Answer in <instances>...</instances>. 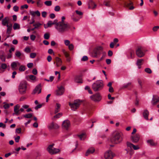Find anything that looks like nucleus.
Wrapping results in <instances>:
<instances>
[{
  "instance_id": "f257e3e1",
  "label": "nucleus",
  "mask_w": 159,
  "mask_h": 159,
  "mask_svg": "<svg viewBox=\"0 0 159 159\" xmlns=\"http://www.w3.org/2000/svg\"><path fill=\"white\" fill-rule=\"evenodd\" d=\"M71 29L70 25L68 23H59L56 26V30L59 33L63 34L68 32Z\"/></svg>"
},
{
  "instance_id": "f03ea898",
  "label": "nucleus",
  "mask_w": 159,
  "mask_h": 159,
  "mask_svg": "<svg viewBox=\"0 0 159 159\" xmlns=\"http://www.w3.org/2000/svg\"><path fill=\"white\" fill-rule=\"evenodd\" d=\"M123 134L121 133L116 132L114 133L111 139V141L116 144H119L123 140Z\"/></svg>"
},
{
  "instance_id": "7ed1b4c3",
  "label": "nucleus",
  "mask_w": 159,
  "mask_h": 159,
  "mask_svg": "<svg viewBox=\"0 0 159 159\" xmlns=\"http://www.w3.org/2000/svg\"><path fill=\"white\" fill-rule=\"evenodd\" d=\"M103 87V81L101 80L96 81L92 85V88L95 91H98L102 89Z\"/></svg>"
},
{
  "instance_id": "20e7f679",
  "label": "nucleus",
  "mask_w": 159,
  "mask_h": 159,
  "mask_svg": "<svg viewBox=\"0 0 159 159\" xmlns=\"http://www.w3.org/2000/svg\"><path fill=\"white\" fill-rule=\"evenodd\" d=\"M103 48L100 46H97L93 50L92 53V56L93 57H97L98 56L100 55L103 52Z\"/></svg>"
},
{
  "instance_id": "39448f33",
  "label": "nucleus",
  "mask_w": 159,
  "mask_h": 159,
  "mask_svg": "<svg viewBox=\"0 0 159 159\" xmlns=\"http://www.w3.org/2000/svg\"><path fill=\"white\" fill-rule=\"evenodd\" d=\"M27 89L26 84L25 82H21L19 86V91L20 94H24L26 93Z\"/></svg>"
},
{
  "instance_id": "423d86ee",
  "label": "nucleus",
  "mask_w": 159,
  "mask_h": 159,
  "mask_svg": "<svg viewBox=\"0 0 159 159\" xmlns=\"http://www.w3.org/2000/svg\"><path fill=\"white\" fill-rule=\"evenodd\" d=\"M54 145V144L50 145L47 148V150L48 151L49 153L51 154H54L58 153L60 151L59 149L54 148L53 147Z\"/></svg>"
},
{
  "instance_id": "0eeeda50",
  "label": "nucleus",
  "mask_w": 159,
  "mask_h": 159,
  "mask_svg": "<svg viewBox=\"0 0 159 159\" xmlns=\"http://www.w3.org/2000/svg\"><path fill=\"white\" fill-rule=\"evenodd\" d=\"M81 101L79 100H75L73 103H69V105L70 107L72 110L75 111L77 109L80 104Z\"/></svg>"
},
{
  "instance_id": "6e6552de",
  "label": "nucleus",
  "mask_w": 159,
  "mask_h": 159,
  "mask_svg": "<svg viewBox=\"0 0 159 159\" xmlns=\"http://www.w3.org/2000/svg\"><path fill=\"white\" fill-rule=\"evenodd\" d=\"M136 54L137 56L139 57H141L144 55V52L142 50V48L141 47H138L136 50Z\"/></svg>"
},
{
  "instance_id": "1a4fd4ad",
  "label": "nucleus",
  "mask_w": 159,
  "mask_h": 159,
  "mask_svg": "<svg viewBox=\"0 0 159 159\" xmlns=\"http://www.w3.org/2000/svg\"><path fill=\"white\" fill-rule=\"evenodd\" d=\"M90 98L94 101H99L101 99V97L99 93H97L90 96Z\"/></svg>"
},
{
  "instance_id": "9d476101",
  "label": "nucleus",
  "mask_w": 159,
  "mask_h": 159,
  "mask_svg": "<svg viewBox=\"0 0 159 159\" xmlns=\"http://www.w3.org/2000/svg\"><path fill=\"white\" fill-rule=\"evenodd\" d=\"M48 127L49 129H57L59 128V126L57 123L52 122L49 124Z\"/></svg>"
},
{
  "instance_id": "9b49d317",
  "label": "nucleus",
  "mask_w": 159,
  "mask_h": 159,
  "mask_svg": "<svg viewBox=\"0 0 159 159\" xmlns=\"http://www.w3.org/2000/svg\"><path fill=\"white\" fill-rule=\"evenodd\" d=\"M41 92V84H39L33 90L32 94H34L38 93L39 94Z\"/></svg>"
},
{
  "instance_id": "f8f14e48",
  "label": "nucleus",
  "mask_w": 159,
  "mask_h": 159,
  "mask_svg": "<svg viewBox=\"0 0 159 159\" xmlns=\"http://www.w3.org/2000/svg\"><path fill=\"white\" fill-rule=\"evenodd\" d=\"M113 157L112 152L110 150L108 151L104 154V157L106 159H112Z\"/></svg>"
},
{
  "instance_id": "ddd939ff",
  "label": "nucleus",
  "mask_w": 159,
  "mask_h": 159,
  "mask_svg": "<svg viewBox=\"0 0 159 159\" xmlns=\"http://www.w3.org/2000/svg\"><path fill=\"white\" fill-rule=\"evenodd\" d=\"M140 135L138 134H136L135 135L131 136V140L134 143H137L139 140Z\"/></svg>"
},
{
  "instance_id": "4468645a",
  "label": "nucleus",
  "mask_w": 159,
  "mask_h": 159,
  "mask_svg": "<svg viewBox=\"0 0 159 159\" xmlns=\"http://www.w3.org/2000/svg\"><path fill=\"white\" fill-rule=\"evenodd\" d=\"M64 92V90L62 86H61L56 91V95L57 96L61 95L63 94Z\"/></svg>"
},
{
  "instance_id": "2eb2a0df",
  "label": "nucleus",
  "mask_w": 159,
  "mask_h": 159,
  "mask_svg": "<svg viewBox=\"0 0 159 159\" xmlns=\"http://www.w3.org/2000/svg\"><path fill=\"white\" fill-rule=\"evenodd\" d=\"M159 102V97L157 95H153L152 98L151 103L153 105H155Z\"/></svg>"
},
{
  "instance_id": "dca6fc26",
  "label": "nucleus",
  "mask_w": 159,
  "mask_h": 159,
  "mask_svg": "<svg viewBox=\"0 0 159 159\" xmlns=\"http://www.w3.org/2000/svg\"><path fill=\"white\" fill-rule=\"evenodd\" d=\"M62 52L65 55V57L66 58V61L68 62H70V56L69 53L66 51L64 49H63L62 50Z\"/></svg>"
},
{
  "instance_id": "f3484780",
  "label": "nucleus",
  "mask_w": 159,
  "mask_h": 159,
  "mask_svg": "<svg viewBox=\"0 0 159 159\" xmlns=\"http://www.w3.org/2000/svg\"><path fill=\"white\" fill-rule=\"evenodd\" d=\"M70 121L68 120L64 121L62 124V127L66 129H67L70 126Z\"/></svg>"
},
{
  "instance_id": "a211bd4d",
  "label": "nucleus",
  "mask_w": 159,
  "mask_h": 159,
  "mask_svg": "<svg viewBox=\"0 0 159 159\" xmlns=\"http://www.w3.org/2000/svg\"><path fill=\"white\" fill-rule=\"evenodd\" d=\"M0 58L2 61L5 62L6 61L5 54L3 50L0 51Z\"/></svg>"
},
{
  "instance_id": "6ab92c4d",
  "label": "nucleus",
  "mask_w": 159,
  "mask_h": 159,
  "mask_svg": "<svg viewBox=\"0 0 159 159\" xmlns=\"http://www.w3.org/2000/svg\"><path fill=\"white\" fill-rule=\"evenodd\" d=\"M75 81L76 83H82L83 80L81 76H77L75 79Z\"/></svg>"
},
{
  "instance_id": "aec40b11",
  "label": "nucleus",
  "mask_w": 159,
  "mask_h": 159,
  "mask_svg": "<svg viewBox=\"0 0 159 159\" xmlns=\"http://www.w3.org/2000/svg\"><path fill=\"white\" fill-rule=\"evenodd\" d=\"M143 116L144 118L147 120H148V116L149 115V112L147 110H144L143 112Z\"/></svg>"
},
{
  "instance_id": "412c9836",
  "label": "nucleus",
  "mask_w": 159,
  "mask_h": 159,
  "mask_svg": "<svg viewBox=\"0 0 159 159\" xmlns=\"http://www.w3.org/2000/svg\"><path fill=\"white\" fill-rule=\"evenodd\" d=\"M9 20V18L8 17H5L4 19H2V24L3 26L6 25H8V23Z\"/></svg>"
},
{
  "instance_id": "4be33fe9",
  "label": "nucleus",
  "mask_w": 159,
  "mask_h": 159,
  "mask_svg": "<svg viewBox=\"0 0 159 159\" xmlns=\"http://www.w3.org/2000/svg\"><path fill=\"white\" fill-rule=\"evenodd\" d=\"M56 66L57 67H59L61 66V65L62 61L61 58L59 57H57L55 58Z\"/></svg>"
},
{
  "instance_id": "5701e85b",
  "label": "nucleus",
  "mask_w": 159,
  "mask_h": 159,
  "mask_svg": "<svg viewBox=\"0 0 159 159\" xmlns=\"http://www.w3.org/2000/svg\"><path fill=\"white\" fill-rule=\"evenodd\" d=\"M95 150V149L93 148H89L87 151L85 153V155L87 156L90 154L93 153L94 152Z\"/></svg>"
},
{
  "instance_id": "b1692460",
  "label": "nucleus",
  "mask_w": 159,
  "mask_h": 159,
  "mask_svg": "<svg viewBox=\"0 0 159 159\" xmlns=\"http://www.w3.org/2000/svg\"><path fill=\"white\" fill-rule=\"evenodd\" d=\"M96 5L92 0L90 1L89 3L88 8L89 9H93L95 8Z\"/></svg>"
},
{
  "instance_id": "393cba45",
  "label": "nucleus",
  "mask_w": 159,
  "mask_h": 159,
  "mask_svg": "<svg viewBox=\"0 0 159 159\" xmlns=\"http://www.w3.org/2000/svg\"><path fill=\"white\" fill-rule=\"evenodd\" d=\"M147 142L148 144L151 146H156L157 145V143L154 142L152 139L148 140Z\"/></svg>"
},
{
  "instance_id": "a878e982",
  "label": "nucleus",
  "mask_w": 159,
  "mask_h": 159,
  "mask_svg": "<svg viewBox=\"0 0 159 159\" xmlns=\"http://www.w3.org/2000/svg\"><path fill=\"white\" fill-rule=\"evenodd\" d=\"M7 33L8 34H10L12 29V25L11 24H10L9 25H7Z\"/></svg>"
},
{
  "instance_id": "bb28decb",
  "label": "nucleus",
  "mask_w": 159,
  "mask_h": 159,
  "mask_svg": "<svg viewBox=\"0 0 159 159\" xmlns=\"http://www.w3.org/2000/svg\"><path fill=\"white\" fill-rule=\"evenodd\" d=\"M104 4L106 7H110L111 6V3L109 0H106L104 1Z\"/></svg>"
},
{
  "instance_id": "cd10ccee",
  "label": "nucleus",
  "mask_w": 159,
  "mask_h": 159,
  "mask_svg": "<svg viewBox=\"0 0 159 159\" xmlns=\"http://www.w3.org/2000/svg\"><path fill=\"white\" fill-rule=\"evenodd\" d=\"M61 107V105L58 103L56 104V107L55 110V113H56L60 111V108Z\"/></svg>"
},
{
  "instance_id": "c85d7f7f",
  "label": "nucleus",
  "mask_w": 159,
  "mask_h": 159,
  "mask_svg": "<svg viewBox=\"0 0 159 159\" xmlns=\"http://www.w3.org/2000/svg\"><path fill=\"white\" fill-rule=\"evenodd\" d=\"M130 56L129 57L130 59H133L134 57V50L130 49L129 52Z\"/></svg>"
},
{
  "instance_id": "c756f323",
  "label": "nucleus",
  "mask_w": 159,
  "mask_h": 159,
  "mask_svg": "<svg viewBox=\"0 0 159 159\" xmlns=\"http://www.w3.org/2000/svg\"><path fill=\"white\" fill-rule=\"evenodd\" d=\"M17 66V63L16 62H12L11 65V66L13 70L16 69Z\"/></svg>"
},
{
  "instance_id": "7c9ffc66",
  "label": "nucleus",
  "mask_w": 159,
  "mask_h": 159,
  "mask_svg": "<svg viewBox=\"0 0 159 159\" xmlns=\"http://www.w3.org/2000/svg\"><path fill=\"white\" fill-rule=\"evenodd\" d=\"M62 116V113H59L54 116V117L52 118V120H54L55 119H57L60 118Z\"/></svg>"
},
{
  "instance_id": "2f4dec72",
  "label": "nucleus",
  "mask_w": 159,
  "mask_h": 159,
  "mask_svg": "<svg viewBox=\"0 0 159 159\" xmlns=\"http://www.w3.org/2000/svg\"><path fill=\"white\" fill-rule=\"evenodd\" d=\"M27 78L32 81H35L36 78V76L33 75H29L27 76Z\"/></svg>"
},
{
  "instance_id": "473e14b6",
  "label": "nucleus",
  "mask_w": 159,
  "mask_h": 159,
  "mask_svg": "<svg viewBox=\"0 0 159 159\" xmlns=\"http://www.w3.org/2000/svg\"><path fill=\"white\" fill-rule=\"evenodd\" d=\"M143 59H138L137 61L136 64L137 66H141L143 63Z\"/></svg>"
},
{
  "instance_id": "72a5a7b5",
  "label": "nucleus",
  "mask_w": 159,
  "mask_h": 159,
  "mask_svg": "<svg viewBox=\"0 0 159 159\" xmlns=\"http://www.w3.org/2000/svg\"><path fill=\"white\" fill-rule=\"evenodd\" d=\"M13 28L14 30L19 29L20 28V25L17 23H15L13 25Z\"/></svg>"
},
{
  "instance_id": "f704fd0d",
  "label": "nucleus",
  "mask_w": 159,
  "mask_h": 159,
  "mask_svg": "<svg viewBox=\"0 0 159 159\" xmlns=\"http://www.w3.org/2000/svg\"><path fill=\"white\" fill-rule=\"evenodd\" d=\"M138 83L139 85L140 89H142L143 88L142 81L140 79H138Z\"/></svg>"
},
{
  "instance_id": "c9c22d12",
  "label": "nucleus",
  "mask_w": 159,
  "mask_h": 159,
  "mask_svg": "<svg viewBox=\"0 0 159 159\" xmlns=\"http://www.w3.org/2000/svg\"><path fill=\"white\" fill-rule=\"evenodd\" d=\"M41 25L42 24H40L38 22L34 24L33 25V26H34L35 28L36 29H38Z\"/></svg>"
},
{
  "instance_id": "e433bc0d",
  "label": "nucleus",
  "mask_w": 159,
  "mask_h": 159,
  "mask_svg": "<svg viewBox=\"0 0 159 159\" xmlns=\"http://www.w3.org/2000/svg\"><path fill=\"white\" fill-rule=\"evenodd\" d=\"M48 26H44L45 28H47L48 27H50L51 25H53L52 21L51 20L48 21L47 23Z\"/></svg>"
},
{
  "instance_id": "4c0bfd02",
  "label": "nucleus",
  "mask_w": 159,
  "mask_h": 159,
  "mask_svg": "<svg viewBox=\"0 0 159 159\" xmlns=\"http://www.w3.org/2000/svg\"><path fill=\"white\" fill-rule=\"evenodd\" d=\"M126 144L127 147H129L130 149L133 148L134 145L133 144L129 142H127L126 143Z\"/></svg>"
},
{
  "instance_id": "58836bf2",
  "label": "nucleus",
  "mask_w": 159,
  "mask_h": 159,
  "mask_svg": "<svg viewBox=\"0 0 159 159\" xmlns=\"http://www.w3.org/2000/svg\"><path fill=\"white\" fill-rule=\"evenodd\" d=\"M44 4L47 6H51L52 4V2L51 1H47L45 2Z\"/></svg>"
},
{
  "instance_id": "ea45409f",
  "label": "nucleus",
  "mask_w": 159,
  "mask_h": 159,
  "mask_svg": "<svg viewBox=\"0 0 159 159\" xmlns=\"http://www.w3.org/2000/svg\"><path fill=\"white\" fill-rule=\"evenodd\" d=\"M37 4L38 7H41L43 5V3L41 2V0H37Z\"/></svg>"
},
{
  "instance_id": "a19ab883",
  "label": "nucleus",
  "mask_w": 159,
  "mask_h": 159,
  "mask_svg": "<svg viewBox=\"0 0 159 159\" xmlns=\"http://www.w3.org/2000/svg\"><path fill=\"white\" fill-rule=\"evenodd\" d=\"M25 66H21L19 68V70L20 71H23L25 70Z\"/></svg>"
},
{
  "instance_id": "79ce46f5",
  "label": "nucleus",
  "mask_w": 159,
  "mask_h": 159,
  "mask_svg": "<svg viewBox=\"0 0 159 159\" xmlns=\"http://www.w3.org/2000/svg\"><path fill=\"white\" fill-rule=\"evenodd\" d=\"M23 116L25 118H30L32 117V114H26L23 115Z\"/></svg>"
},
{
  "instance_id": "37998d69",
  "label": "nucleus",
  "mask_w": 159,
  "mask_h": 159,
  "mask_svg": "<svg viewBox=\"0 0 159 159\" xmlns=\"http://www.w3.org/2000/svg\"><path fill=\"white\" fill-rule=\"evenodd\" d=\"M78 137L80 140H82L83 139H84V138L85 137V134L84 133H82L81 134L79 135Z\"/></svg>"
},
{
  "instance_id": "c03bdc74",
  "label": "nucleus",
  "mask_w": 159,
  "mask_h": 159,
  "mask_svg": "<svg viewBox=\"0 0 159 159\" xmlns=\"http://www.w3.org/2000/svg\"><path fill=\"white\" fill-rule=\"evenodd\" d=\"M15 55L17 57H20L21 55V53L19 51H16L15 52Z\"/></svg>"
},
{
  "instance_id": "a18cd8bd",
  "label": "nucleus",
  "mask_w": 159,
  "mask_h": 159,
  "mask_svg": "<svg viewBox=\"0 0 159 159\" xmlns=\"http://www.w3.org/2000/svg\"><path fill=\"white\" fill-rule=\"evenodd\" d=\"M53 25H55V27L56 29V26L58 24H59V22H58V20L57 19L54 20L53 21H52Z\"/></svg>"
},
{
  "instance_id": "49530a36",
  "label": "nucleus",
  "mask_w": 159,
  "mask_h": 159,
  "mask_svg": "<svg viewBox=\"0 0 159 159\" xmlns=\"http://www.w3.org/2000/svg\"><path fill=\"white\" fill-rule=\"evenodd\" d=\"M4 105L3 107L4 109H7L10 107V104L8 103H6L5 102L3 103Z\"/></svg>"
},
{
  "instance_id": "de8ad7c7",
  "label": "nucleus",
  "mask_w": 159,
  "mask_h": 159,
  "mask_svg": "<svg viewBox=\"0 0 159 159\" xmlns=\"http://www.w3.org/2000/svg\"><path fill=\"white\" fill-rule=\"evenodd\" d=\"M145 71L148 74H151L152 72V71L151 69L149 68H147L145 69Z\"/></svg>"
},
{
  "instance_id": "09e8293b",
  "label": "nucleus",
  "mask_w": 159,
  "mask_h": 159,
  "mask_svg": "<svg viewBox=\"0 0 159 159\" xmlns=\"http://www.w3.org/2000/svg\"><path fill=\"white\" fill-rule=\"evenodd\" d=\"M36 55V54L35 52H33L30 53V57L32 58H34Z\"/></svg>"
},
{
  "instance_id": "8fccbe9b",
  "label": "nucleus",
  "mask_w": 159,
  "mask_h": 159,
  "mask_svg": "<svg viewBox=\"0 0 159 159\" xmlns=\"http://www.w3.org/2000/svg\"><path fill=\"white\" fill-rule=\"evenodd\" d=\"M50 37L49 34L47 33H45L44 34V38L46 39H48Z\"/></svg>"
},
{
  "instance_id": "3c124183",
  "label": "nucleus",
  "mask_w": 159,
  "mask_h": 159,
  "mask_svg": "<svg viewBox=\"0 0 159 159\" xmlns=\"http://www.w3.org/2000/svg\"><path fill=\"white\" fill-rule=\"evenodd\" d=\"M131 82L128 83L126 84H124L122 87V88H127L128 87L130 86L131 85Z\"/></svg>"
},
{
  "instance_id": "603ef678",
  "label": "nucleus",
  "mask_w": 159,
  "mask_h": 159,
  "mask_svg": "<svg viewBox=\"0 0 159 159\" xmlns=\"http://www.w3.org/2000/svg\"><path fill=\"white\" fill-rule=\"evenodd\" d=\"M68 48L71 51L74 48V46L72 44H70L68 45Z\"/></svg>"
},
{
  "instance_id": "864d4df0",
  "label": "nucleus",
  "mask_w": 159,
  "mask_h": 159,
  "mask_svg": "<svg viewBox=\"0 0 159 159\" xmlns=\"http://www.w3.org/2000/svg\"><path fill=\"white\" fill-rule=\"evenodd\" d=\"M65 17L64 16H63L61 17V21H59V23H66L67 22H65Z\"/></svg>"
},
{
  "instance_id": "5fc2aeb1",
  "label": "nucleus",
  "mask_w": 159,
  "mask_h": 159,
  "mask_svg": "<svg viewBox=\"0 0 159 159\" xmlns=\"http://www.w3.org/2000/svg\"><path fill=\"white\" fill-rule=\"evenodd\" d=\"M102 57L100 58V60L102 61L105 57L106 55V52H102Z\"/></svg>"
},
{
  "instance_id": "6e6d98bb",
  "label": "nucleus",
  "mask_w": 159,
  "mask_h": 159,
  "mask_svg": "<svg viewBox=\"0 0 159 159\" xmlns=\"http://www.w3.org/2000/svg\"><path fill=\"white\" fill-rule=\"evenodd\" d=\"M1 67L3 69H6L7 67V65L5 63H2L1 65Z\"/></svg>"
},
{
  "instance_id": "4d7b16f0",
  "label": "nucleus",
  "mask_w": 159,
  "mask_h": 159,
  "mask_svg": "<svg viewBox=\"0 0 159 159\" xmlns=\"http://www.w3.org/2000/svg\"><path fill=\"white\" fill-rule=\"evenodd\" d=\"M88 57L87 56H85L83 57L81 59V61H86L88 60Z\"/></svg>"
},
{
  "instance_id": "13d9d810",
  "label": "nucleus",
  "mask_w": 159,
  "mask_h": 159,
  "mask_svg": "<svg viewBox=\"0 0 159 159\" xmlns=\"http://www.w3.org/2000/svg\"><path fill=\"white\" fill-rule=\"evenodd\" d=\"M70 41L68 40H66L64 41V43L66 45L68 46L70 44Z\"/></svg>"
},
{
  "instance_id": "bf43d9fd",
  "label": "nucleus",
  "mask_w": 159,
  "mask_h": 159,
  "mask_svg": "<svg viewBox=\"0 0 159 159\" xmlns=\"http://www.w3.org/2000/svg\"><path fill=\"white\" fill-rule=\"evenodd\" d=\"M48 53L50 54H53V55H54V53L52 49H49L48 50Z\"/></svg>"
},
{
  "instance_id": "052dcab7",
  "label": "nucleus",
  "mask_w": 159,
  "mask_h": 159,
  "mask_svg": "<svg viewBox=\"0 0 159 159\" xmlns=\"http://www.w3.org/2000/svg\"><path fill=\"white\" fill-rule=\"evenodd\" d=\"M13 10L16 11L17 12L19 10V7L17 6H15L13 8Z\"/></svg>"
},
{
  "instance_id": "680f3d73",
  "label": "nucleus",
  "mask_w": 159,
  "mask_h": 159,
  "mask_svg": "<svg viewBox=\"0 0 159 159\" xmlns=\"http://www.w3.org/2000/svg\"><path fill=\"white\" fill-rule=\"evenodd\" d=\"M32 73L34 75H36L37 74V70L36 68H34L32 71Z\"/></svg>"
},
{
  "instance_id": "e2e57ef3",
  "label": "nucleus",
  "mask_w": 159,
  "mask_h": 159,
  "mask_svg": "<svg viewBox=\"0 0 159 159\" xmlns=\"http://www.w3.org/2000/svg\"><path fill=\"white\" fill-rule=\"evenodd\" d=\"M159 29V26H155L152 29V30L154 31H157Z\"/></svg>"
},
{
  "instance_id": "0e129e2a",
  "label": "nucleus",
  "mask_w": 159,
  "mask_h": 159,
  "mask_svg": "<svg viewBox=\"0 0 159 159\" xmlns=\"http://www.w3.org/2000/svg\"><path fill=\"white\" fill-rule=\"evenodd\" d=\"M25 51L27 53H30L31 51V50L30 48L29 47L26 48L25 49Z\"/></svg>"
},
{
  "instance_id": "69168bd1",
  "label": "nucleus",
  "mask_w": 159,
  "mask_h": 159,
  "mask_svg": "<svg viewBox=\"0 0 159 159\" xmlns=\"http://www.w3.org/2000/svg\"><path fill=\"white\" fill-rule=\"evenodd\" d=\"M34 64L32 63H29L27 65V66L29 68H31L33 66Z\"/></svg>"
},
{
  "instance_id": "338daca9",
  "label": "nucleus",
  "mask_w": 159,
  "mask_h": 159,
  "mask_svg": "<svg viewBox=\"0 0 159 159\" xmlns=\"http://www.w3.org/2000/svg\"><path fill=\"white\" fill-rule=\"evenodd\" d=\"M60 7L58 6H57L55 7L54 10L56 11H60Z\"/></svg>"
},
{
  "instance_id": "774afa93",
  "label": "nucleus",
  "mask_w": 159,
  "mask_h": 159,
  "mask_svg": "<svg viewBox=\"0 0 159 159\" xmlns=\"http://www.w3.org/2000/svg\"><path fill=\"white\" fill-rule=\"evenodd\" d=\"M30 38L32 41H34L36 38V36L33 34H32L30 36Z\"/></svg>"
}]
</instances>
